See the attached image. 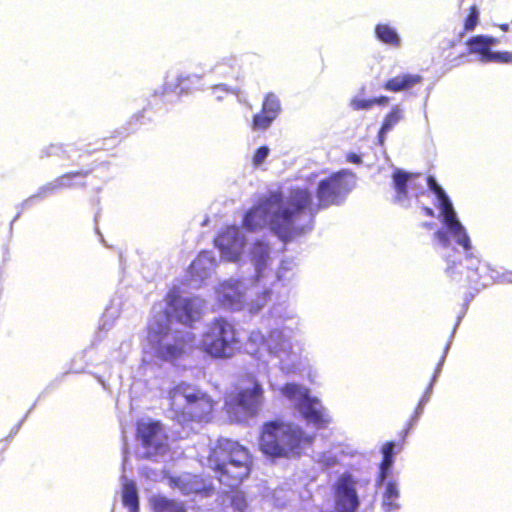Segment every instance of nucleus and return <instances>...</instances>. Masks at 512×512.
<instances>
[{"label":"nucleus","instance_id":"obj_43","mask_svg":"<svg viewBox=\"0 0 512 512\" xmlns=\"http://www.w3.org/2000/svg\"><path fill=\"white\" fill-rule=\"evenodd\" d=\"M510 55H512V52H510Z\"/></svg>","mask_w":512,"mask_h":512},{"label":"nucleus","instance_id":"obj_1","mask_svg":"<svg viewBox=\"0 0 512 512\" xmlns=\"http://www.w3.org/2000/svg\"><path fill=\"white\" fill-rule=\"evenodd\" d=\"M205 307L199 297H184L173 288L162 302L153 306L148 325L145 349L164 361H175L192 352L195 348L213 358L232 357L240 349V339L235 326L224 318L209 322L202 337L196 341L190 331L171 332L170 319L174 317L184 325L198 321Z\"/></svg>","mask_w":512,"mask_h":512},{"label":"nucleus","instance_id":"obj_22","mask_svg":"<svg viewBox=\"0 0 512 512\" xmlns=\"http://www.w3.org/2000/svg\"><path fill=\"white\" fill-rule=\"evenodd\" d=\"M154 512H186L182 502L168 499L164 496L151 498Z\"/></svg>","mask_w":512,"mask_h":512},{"label":"nucleus","instance_id":"obj_17","mask_svg":"<svg viewBox=\"0 0 512 512\" xmlns=\"http://www.w3.org/2000/svg\"><path fill=\"white\" fill-rule=\"evenodd\" d=\"M121 499L123 506L127 508L129 512H139V499L136 484L125 476L121 477Z\"/></svg>","mask_w":512,"mask_h":512},{"label":"nucleus","instance_id":"obj_12","mask_svg":"<svg viewBox=\"0 0 512 512\" xmlns=\"http://www.w3.org/2000/svg\"><path fill=\"white\" fill-rule=\"evenodd\" d=\"M137 437L144 450L143 455L146 457L163 456L169 449L165 428L159 421L150 418L139 420Z\"/></svg>","mask_w":512,"mask_h":512},{"label":"nucleus","instance_id":"obj_29","mask_svg":"<svg viewBox=\"0 0 512 512\" xmlns=\"http://www.w3.org/2000/svg\"><path fill=\"white\" fill-rule=\"evenodd\" d=\"M79 177H81V174L79 172L63 175L60 178H58L54 183L50 184L51 189L71 186L73 185L71 183V180Z\"/></svg>","mask_w":512,"mask_h":512},{"label":"nucleus","instance_id":"obj_14","mask_svg":"<svg viewBox=\"0 0 512 512\" xmlns=\"http://www.w3.org/2000/svg\"><path fill=\"white\" fill-rule=\"evenodd\" d=\"M167 480L168 486L179 490L186 496L194 495L196 497H210L214 493V486L211 481H207L191 473H182L178 476H162Z\"/></svg>","mask_w":512,"mask_h":512},{"label":"nucleus","instance_id":"obj_33","mask_svg":"<svg viewBox=\"0 0 512 512\" xmlns=\"http://www.w3.org/2000/svg\"><path fill=\"white\" fill-rule=\"evenodd\" d=\"M229 498L231 500L232 506L236 510L242 511L245 508L246 502H245V499H244V497H243V495L241 493L234 492Z\"/></svg>","mask_w":512,"mask_h":512},{"label":"nucleus","instance_id":"obj_32","mask_svg":"<svg viewBox=\"0 0 512 512\" xmlns=\"http://www.w3.org/2000/svg\"><path fill=\"white\" fill-rule=\"evenodd\" d=\"M230 92L229 87L225 84H219L212 87V95L218 101L223 100Z\"/></svg>","mask_w":512,"mask_h":512},{"label":"nucleus","instance_id":"obj_16","mask_svg":"<svg viewBox=\"0 0 512 512\" xmlns=\"http://www.w3.org/2000/svg\"><path fill=\"white\" fill-rule=\"evenodd\" d=\"M216 259L212 252L203 251L192 262L188 270V285L197 288L214 271Z\"/></svg>","mask_w":512,"mask_h":512},{"label":"nucleus","instance_id":"obj_36","mask_svg":"<svg viewBox=\"0 0 512 512\" xmlns=\"http://www.w3.org/2000/svg\"><path fill=\"white\" fill-rule=\"evenodd\" d=\"M389 102V98L387 96H380L377 98H373L374 105H387Z\"/></svg>","mask_w":512,"mask_h":512},{"label":"nucleus","instance_id":"obj_7","mask_svg":"<svg viewBox=\"0 0 512 512\" xmlns=\"http://www.w3.org/2000/svg\"><path fill=\"white\" fill-rule=\"evenodd\" d=\"M291 263L283 262L273 278H263L257 280V274L254 275V284L247 288L243 281L229 279L222 282L215 290L218 303L225 309L231 311L246 310L250 314H257L267 304L271 296V290L266 286L269 280H283L285 278L284 270L290 269Z\"/></svg>","mask_w":512,"mask_h":512},{"label":"nucleus","instance_id":"obj_20","mask_svg":"<svg viewBox=\"0 0 512 512\" xmlns=\"http://www.w3.org/2000/svg\"><path fill=\"white\" fill-rule=\"evenodd\" d=\"M404 117L403 109L399 105L392 107L391 111L384 118L382 127L379 131V142L383 144L385 135L390 132Z\"/></svg>","mask_w":512,"mask_h":512},{"label":"nucleus","instance_id":"obj_28","mask_svg":"<svg viewBox=\"0 0 512 512\" xmlns=\"http://www.w3.org/2000/svg\"><path fill=\"white\" fill-rule=\"evenodd\" d=\"M270 154V149L267 146L259 147L252 156V165L255 168L261 167Z\"/></svg>","mask_w":512,"mask_h":512},{"label":"nucleus","instance_id":"obj_19","mask_svg":"<svg viewBox=\"0 0 512 512\" xmlns=\"http://www.w3.org/2000/svg\"><path fill=\"white\" fill-rule=\"evenodd\" d=\"M211 72L220 77L235 78L239 72L238 60L234 56H225L211 68Z\"/></svg>","mask_w":512,"mask_h":512},{"label":"nucleus","instance_id":"obj_18","mask_svg":"<svg viewBox=\"0 0 512 512\" xmlns=\"http://www.w3.org/2000/svg\"><path fill=\"white\" fill-rule=\"evenodd\" d=\"M422 77L418 74L398 75L388 80L384 89L391 92H401L411 89L421 83Z\"/></svg>","mask_w":512,"mask_h":512},{"label":"nucleus","instance_id":"obj_3","mask_svg":"<svg viewBox=\"0 0 512 512\" xmlns=\"http://www.w3.org/2000/svg\"><path fill=\"white\" fill-rule=\"evenodd\" d=\"M394 189L393 201L402 206L409 207L413 198L424 194L426 186L435 195L434 205L439 211L443 227L434 234L436 244L442 248H449L451 241L455 242L464 251V255L457 254L455 259L447 258L446 274L456 282L469 284L475 289L487 286L493 277L484 275L488 271L477 257H474L470 236L460 222L452 201L433 177H423L395 169L392 175Z\"/></svg>","mask_w":512,"mask_h":512},{"label":"nucleus","instance_id":"obj_5","mask_svg":"<svg viewBox=\"0 0 512 512\" xmlns=\"http://www.w3.org/2000/svg\"><path fill=\"white\" fill-rule=\"evenodd\" d=\"M199 462L217 473L221 484L235 488L249 475L252 459L238 442L220 438L198 452Z\"/></svg>","mask_w":512,"mask_h":512},{"label":"nucleus","instance_id":"obj_41","mask_svg":"<svg viewBox=\"0 0 512 512\" xmlns=\"http://www.w3.org/2000/svg\"><path fill=\"white\" fill-rule=\"evenodd\" d=\"M508 27L509 25L508 24H503L500 26V28L503 30V31H507L508 30Z\"/></svg>","mask_w":512,"mask_h":512},{"label":"nucleus","instance_id":"obj_11","mask_svg":"<svg viewBox=\"0 0 512 512\" xmlns=\"http://www.w3.org/2000/svg\"><path fill=\"white\" fill-rule=\"evenodd\" d=\"M263 388L254 378L249 384L243 387L238 394L230 396L227 401V411L236 421H242L249 416L255 415L263 403Z\"/></svg>","mask_w":512,"mask_h":512},{"label":"nucleus","instance_id":"obj_31","mask_svg":"<svg viewBox=\"0 0 512 512\" xmlns=\"http://www.w3.org/2000/svg\"><path fill=\"white\" fill-rule=\"evenodd\" d=\"M350 106L354 110H369L374 106L373 98L364 99L360 97H354L350 102Z\"/></svg>","mask_w":512,"mask_h":512},{"label":"nucleus","instance_id":"obj_34","mask_svg":"<svg viewBox=\"0 0 512 512\" xmlns=\"http://www.w3.org/2000/svg\"><path fill=\"white\" fill-rule=\"evenodd\" d=\"M200 79H201V76H198V75H195V74L188 75L187 77L180 76L179 77V85L181 86V90H185L187 88V86L184 85V81L185 80H196V81H199Z\"/></svg>","mask_w":512,"mask_h":512},{"label":"nucleus","instance_id":"obj_15","mask_svg":"<svg viewBox=\"0 0 512 512\" xmlns=\"http://www.w3.org/2000/svg\"><path fill=\"white\" fill-rule=\"evenodd\" d=\"M496 43V38L479 35L469 41L470 51L479 54L482 62L511 63L512 55H510V52L491 51Z\"/></svg>","mask_w":512,"mask_h":512},{"label":"nucleus","instance_id":"obj_25","mask_svg":"<svg viewBox=\"0 0 512 512\" xmlns=\"http://www.w3.org/2000/svg\"><path fill=\"white\" fill-rule=\"evenodd\" d=\"M393 449H394L393 443H386L382 447L383 461L380 466V481H382V482L386 478L387 472L390 469V467L392 466Z\"/></svg>","mask_w":512,"mask_h":512},{"label":"nucleus","instance_id":"obj_35","mask_svg":"<svg viewBox=\"0 0 512 512\" xmlns=\"http://www.w3.org/2000/svg\"><path fill=\"white\" fill-rule=\"evenodd\" d=\"M431 389H432V384L430 385V387L428 388V390L425 392L424 396L420 400V403H419L418 408H417V411L419 413L422 411V408L425 405V403H427V401L429 400V397H430V394H431Z\"/></svg>","mask_w":512,"mask_h":512},{"label":"nucleus","instance_id":"obj_10","mask_svg":"<svg viewBox=\"0 0 512 512\" xmlns=\"http://www.w3.org/2000/svg\"><path fill=\"white\" fill-rule=\"evenodd\" d=\"M279 391L308 424L320 429L331 423L327 409L317 397L310 396L309 389L305 386L287 383Z\"/></svg>","mask_w":512,"mask_h":512},{"label":"nucleus","instance_id":"obj_38","mask_svg":"<svg viewBox=\"0 0 512 512\" xmlns=\"http://www.w3.org/2000/svg\"><path fill=\"white\" fill-rule=\"evenodd\" d=\"M423 210H424V212H425V214H426L427 216H430V217H433V216H434V211H433V209H431V208H429V207H424V208H423Z\"/></svg>","mask_w":512,"mask_h":512},{"label":"nucleus","instance_id":"obj_30","mask_svg":"<svg viewBox=\"0 0 512 512\" xmlns=\"http://www.w3.org/2000/svg\"><path fill=\"white\" fill-rule=\"evenodd\" d=\"M478 20H479V11L476 6H471L470 13L464 22L465 30L466 31L473 30L477 26Z\"/></svg>","mask_w":512,"mask_h":512},{"label":"nucleus","instance_id":"obj_40","mask_svg":"<svg viewBox=\"0 0 512 512\" xmlns=\"http://www.w3.org/2000/svg\"><path fill=\"white\" fill-rule=\"evenodd\" d=\"M443 361H444V358L441 360V362H440V364H439V366H438V368H437V370H436V372H435V375H434L433 381H435V379H436L437 375L439 374L440 369H441L440 367H441V365H442Z\"/></svg>","mask_w":512,"mask_h":512},{"label":"nucleus","instance_id":"obj_23","mask_svg":"<svg viewBox=\"0 0 512 512\" xmlns=\"http://www.w3.org/2000/svg\"><path fill=\"white\" fill-rule=\"evenodd\" d=\"M344 454V449L341 446H336L328 451L317 453L315 455V460L323 467L331 468L341 462Z\"/></svg>","mask_w":512,"mask_h":512},{"label":"nucleus","instance_id":"obj_21","mask_svg":"<svg viewBox=\"0 0 512 512\" xmlns=\"http://www.w3.org/2000/svg\"><path fill=\"white\" fill-rule=\"evenodd\" d=\"M375 34L378 40L384 44L398 47L401 44V38L397 30L388 24H378L375 27Z\"/></svg>","mask_w":512,"mask_h":512},{"label":"nucleus","instance_id":"obj_8","mask_svg":"<svg viewBox=\"0 0 512 512\" xmlns=\"http://www.w3.org/2000/svg\"><path fill=\"white\" fill-rule=\"evenodd\" d=\"M312 440L313 436L304 433L296 424L273 421L263 426L260 448L271 457H290L299 455Z\"/></svg>","mask_w":512,"mask_h":512},{"label":"nucleus","instance_id":"obj_9","mask_svg":"<svg viewBox=\"0 0 512 512\" xmlns=\"http://www.w3.org/2000/svg\"><path fill=\"white\" fill-rule=\"evenodd\" d=\"M172 417L179 423L207 421L214 403L204 392L187 383H180L169 391Z\"/></svg>","mask_w":512,"mask_h":512},{"label":"nucleus","instance_id":"obj_42","mask_svg":"<svg viewBox=\"0 0 512 512\" xmlns=\"http://www.w3.org/2000/svg\"><path fill=\"white\" fill-rule=\"evenodd\" d=\"M270 386H271V388H272L273 390H275V389H276V388H275V386H274V384L270 383Z\"/></svg>","mask_w":512,"mask_h":512},{"label":"nucleus","instance_id":"obj_37","mask_svg":"<svg viewBox=\"0 0 512 512\" xmlns=\"http://www.w3.org/2000/svg\"><path fill=\"white\" fill-rule=\"evenodd\" d=\"M502 281H504V282H508V283H512V271L506 272V273L503 275V279H502Z\"/></svg>","mask_w":512,"mask_h":512},{"label":"nucleus","instance_id":"obj_24","mask_svg":"<svg viewBox=\"0 0 512 512\" xmlns=\"http://www.w3.org/2000/svg\"><path fill=\"white\" fill-rule=\"evenodd\" d=\"M399 489L395 482L388 481L385 484L382 505L387 512H392L399 508Z\"/></svg>","mask_w":512,"mask_h":512},{"label":"nucleus","instance_id":"obj_13","mask_svg":"<svg viewBox=\"0 0 512 512\" xmlns=\"http://www.w3.org/2000/svg\"><path fill=\"white\" fill-rule=\"evenodd\" d=\"M362 482L351 473L341 474L333 484L336 512H356L359 507L358 489Z\"/></svg>","mask_w":512,"mask_h":512},{"label":"nucleus","instance_id":"obj_2","mask_svg":"<svg viewBox=\"0 0 512 512\" xmlns=\"http://www.w3.org/2000/svg\"><path fill=\"white\" fill-rule=\"evenodd\" d=\"M316 186L315 197L305 187H294L287 195L271 193L260 200L244 216L243 226L249 231L269 228L282 242L302 233L320 209L340 205L356 184L347 171L314 172L308 177Z\"/></svg>","mask_w":512,"mask_h":512},{"label":"nucleus","instance_id":"obj_27","mask_svg":"<svg viewBox=\"0 0 512 512\" xmlns=\"http://www.w3.org/2000/svg\"><path fill=\"white\" fill-rule=\"evenodd\" d=\"M271 115H268L263 110L260 113L256 114L253 118L252 127L254 130H265L267 129L271 123L275 120Z\"/></svg>","mask_w":512,"mask_h":512},{"label":"nucleus","instance_id":"obj_39","mask_svg":"<svg viewBox=\"0 0 512 512\" xmlns=\"http://www.w3.org/2000/svg\"><path fill=\"white\" fill-rule=\"evenodd\" d=\"M350 161H352V162H354V163H359L360 158H359V156H357V155H352V156L350 157Z\"/></svg>","mask_w":512,"mask_h":512},{"label":"nucleus","instance_id":"obj_6","mask_svg":"<svg viewBox=\"0 0 512 512\" xmlns=\"http://www.w3.org/2000/svg\"><path fill=\"white\" fill-rule=\"evenodd\" d=\"M223 259L237 261L245 255L254 267L257 280L273 278L272 265L276 250L267 238H254L247 241L244 233L235 226L227 227L215 240Z\"/></svg>","mask_w":512,"mask_h":512},{"label":"nucleus","instance_id":"obj_4","mask_svg":"<svg viewBox=\"0 0 512 512\" xmlns=\"http://www.w3.org/2000/svg\"><path fill=\"white\" fill-rule=\"evenodd\" d=\"M271 315L289 325L273 328L267 334L259 329L251 330L244 344L246 353L260 362L259 371H268L270 363L285 373L300 371L306 361L303 347L294 337L293 326L298 322L294 312L279 306L272 308Z\"/></svg>","mask_w":512,"mask_h":512},{"label":"nucleus","instance_id":"obj_26","mask_svg":"<svg viewBox=\"0 0 512 512\" xmlns=\"http://www.w3.org/2000/svg\"><path fill=\"white\" fill-rule=\"evenodd\" d=\"M262 110L268 115L277 118L281 110V105L278 97L273 93H268L264 98Z\"/></svg>","mask_w":512,"mask_h":512}]
</instances>
